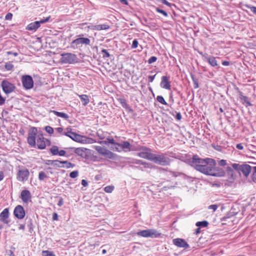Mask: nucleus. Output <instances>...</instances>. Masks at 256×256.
<instances>
[{
  "instance_id": "57",
  "label": "nucleus",
  "mask_w": 256,
  "mask_h": 256,
  "mask_svg": "<svg viewBox=\"0 0 256 256\" xmlns=\"http://www.w3.org/2000/svg\"><path fill=\"white\" fill-rule=\"evenodd\" d=\"M8 55L12 54L14 55V56H18V53L16 52H12L10 51H8L6 52Z\"/></svg>"
},
{
  "instance_id": "13",
  "label": "nucleus",
  "mask_w": 256,
  "mask_h": 256,
  "mask_svg": "<svg viewBox=\"0 0 256 256\" xmlns=\"http://www.w3.org/2000/svg\"><path fill=\"white\" fill-rule=\"evenodd\" d=\"M30 172L27 168L20 170L17 174V179L18 181L24 182L28 178Z\"/></svg>"
},
{
  "instance_id": "54",
  "label": "nucleus",
  "mask_w": 256,
  "mask_h": 256,
  "mask_svg": "<svg viewBox=\"0 0 256 256\" xmlns=\"http://www.w3.org/2000/svg\"><path fill=\"white\" fill-rule=\"evenodd\" d=\"M226 172L227 174H235L234 170L230 167H228L226 168Z\"/></svg>"
},
{
  "instance_id": "31",
  "label": "nucleus",
  "mask_w": 256,
  "mask_h": 256,
  "mask_svg": "<svg viewBox=\"0 0 256 256\" xmlns=\"http://www.w3.org/2000/svg\"><path fill=\"white\" fill-rule=\"evenodd\" d=\"M213 174L212 176H224L225 175V172L224 170L222 168H218L217 170V172H215L214 170L213 171Z\"/></svg>"
},
{
  "instance_id": "19",
  "label": "nucleus",
  "mask_w": 256,
  "mask_h": 256,
  "mask_svg": "<svg viewBox=\"0 0 256 256\" xmlns=\"http://www.w3.org/2000/svg\"><path fill=\"white\" fill-rule=\"evenodd\" d=\"M9 216V210L8 208H4L0 214V220L4 224H8V218Z\"/></svg>"
},
{
  "instance_id": "32",
  "label": "nucleus",
  "mask_w": 256,
  "mask_h": 256,
  "mask_svg": "<svg viewBox=\"0 0 256 256\" xmlns=\"http://www.w3.org/2000/svg\"><path fill=\"white\" fill-rule=\"evenodd\" d=\"M102 142L106 144H107L108 143V144H113L114 145L116 144V142H115L114 139L112 137H110V136H108V138H107L106 140H104V141L100 142V144H102Z\"/></svg>"
},
{
  "instance_id": "21",
  "label": "nucleus",
  "mask_w": 256,
  "mask_h": 256,
  "mask_svg": "<svg viewBox=\"0 0 256 256\" xmlns=\"http://www.w3.org/2000/svg\"><path fill=\"white\" fill-rule=\"evenodd\" d=\"M240 98L242 103L246 107L252 106L248 100V98L246 96H244L242 92H240Z\"/></svg>"
},
{
  "instance_id": "15",
  "label": "nucleus",
  "mask_w": 256,
  "mask_h": 256,
  "mask_svg": "<svg viewBox=\"0 0 256 256\" xmlns=\"http://www.w3.org/2000/svg\"><path fill=\"white\" fill-rule=\"evenodd\" d=\"M174 244L177 247L188 248H189V244L186 242L184 239L180 238H176L172 240Z\"/></svg>"
},
{
  "instance_id": "38",
  "label": "nucleus",
  "mask_w": 256,
  "mask_h": 256,
  "mask_svg": "<svg viewBox=\"0 0 256 256\" xmlns=\"http://www.w3.org/2000/svg\"><path fill=\"white\" fill-rule=\"evenodd\" d=\"M114 187L113 186H108L104 188V190L106 192L111 193L114 190Z\"/></svg>"
},
{
  "instance_id": "26",
  "label": "nucleus",
  "mask_w": 256,
  "mask_h": 256,
  "mask_svg": "<svg viewBox=\"0 0 256 256\" xmlns=\"http://www.w3.org/2000/svg\"><path fill=\"white\" fill-rule=\"evenodd\" d=\"M40 26V22L36 21L30 24L26 28V29L28 30H36Z\"/></svg>"
},
{
  "instance_id": "6",
  "label": "nucleus",
  "mask_w": 256,
  "mask_h": 256,
  "mask_svg": "<svg viewBox=\"0 0 256 256\" xmlns=\"http://www.w3.org/2000/svg\"><path fill=\"white\" fill-rule=\"evenodd\" d=\"M149 160L154 162L162 166L168 165L170 164V159L163 156L152 154Z\"/></svg>"
},
{
  "instance_id": "4",
  "label": "nucleus",
  "mask_w": 256,
  "mask_h": 256,
  "mask_svg": "<svg viewBox=\"0 0 256 256\" xmlns=\"http://www.w3.org/2000/svg\"><path fill=\"white\" fill-rule=\"evenodd\" d=\"M190 162L192 166L195 168V166L196 165H202V164H208L209 163H212V165L214 166L216 165L215 160L214 159L210 158H206V159H202L198 157L197 155H194Z\"/></svg>"
},
{
  "instance_id": "20",
  "label": "nucleus",
  "mask_w": 256,
  "mask_h": 256,
  "mask_svg": "<svg viewBox=\"0 0 256 256\" xmlns=\"http://www.w3.org/2000/svg\"><path fill=\"white\" fill-rule=\"evenodd\" d=\"M110 28L109 26L106 24H98V25H92L88 26V28L94 30H108Z\"/></svg>"
},
{
  "instance_id": "34",
  "label": "nucleus",
  "mask_w": 256,
  "mask_h": 256,
  "mask_svg": "<svg viewBox=\"0 0 256 256\" xmlns=\"http://www.w3.org/2000/svg\"><path fill=\"white\" fill-rule=\"evenodd\" d=\"M50 152L52 155H57L58 153V148L57 146H52L50 149Z\"/></svg>"
},
{
  "instance_id": "64",
  "label": "nucleus",
  "mask_w": 256,
  "mask_h": 256,
  "mask_svg": "<svg viewBox=\"0 0 256 256\" xmlns=\"http://www.w3.org/2000/svg\"><path fill=\"white\" fill-rule=\"evenodd\" d=\"M176 118L178 120H180L182 119V115L180 114V112H178L176 113Z\"/></svg>"
},
{
  "instance_id": "59",
  "label": "nucleus",
  "mask_w": 256,
  "mask_h": 256,
  "mask_svg": "<svg viewBox=\"0 0 256 256\" xmlns=\"http://www.w3.org/2000/svg\"><path fill=\"white\" fill-rule=\"evenodd\" d=\"M250 10L255 14H256V6H248Z\"/></svg>"
},
{
  "instance_id": "3",
  "label": "nucleus",
  "mask_w": 256,
  "mask_h": 256,
  "mask_svg": "<svg viewBox=\"0 0 256 256\" xmlns=\"http://www.w3.org/2000/svg\"><path fill=\"white\" fill-rule=\"evenodd\" d=\"M137 235L144 238H158L162 237V233L154 229L142 230L137 232Z\"/></svg>"
},
{
  "instance_id": "53",
  "label": "nucleus",
  "mask_w": 256,
  "mask_h": 256,
  "mask_svg": "<svg viewBox=\"0 0 256 256\" xmlns=\"http://www.w3.org/2000/svg\"><path fill=\"white\" fill-rule=\"evenodd\" d=\"M226 162L224 160H221L218 162V164L220 166H224L226 165Z\"/></svg>"
},
{
  "instance_id": "17",
  "label": "nucleus",
  "mask_w": 256,
  "mask_h": 256,
  "mask_svg": "<svg viewBox=\"0 0 256 256\" xmlns=\"http://www.w3.org/2000/svg\"><path fill=\"white\" fill-rule=\"evenodd\" d=\"M160 86L166 90H170L171 84L170 81V78L167 76H162L160 84Z\"/></svg>"
},
{
  "instance_id": "39",
  "label": "nucleus",
  "mask_w": 256,
  "mask_h": 256,
  "mask_svg": "<svg viewBox=\"0 0 256 256\" xmlns=\"http://www.w3.org/2000/svg\"><path fill=\"white\" fill-rule=\"evenodd\" d=\"M156 100L162 104L168 105V103L166 102L164 98L161 96H158L156 97Z\"/></svg>"
},
{
  "instance_id": "36",
  "label": "nucleus",
  "mask_w": 256,
  "mask_h": 256,
  "mask_svg": "<svg viewBox=\"0 0 256 256\" xmlns=\"http://www.w3.org/2000/svg\"><path fill=\"white\" fill-rule=\"evenodd\" d=\"M42 256H56V254L53 252L49 250H43L42 252Z\"/></svg>"
},
{
  "instance_id": "49",
  "label": "nucleus",
  "mask_w": 256,
  "mask_h": 256,
  "mask_svg": "<svg viewBox=\"0 0 256 256\" xmlns=\"http://www.w3.org/2000/svg\"><path fill=\"white\" fill-rule=\"evenodd\" d=\"M138 41L137 40L135 39L133 40L132 44V48H138Z\"/></svg>"
},
{
  "instance_id": "33",
  "label": "nucleus",
  "mask_w": 256,
  "mask_h": 256,
  "mask_svg": "<svg viewBox=\"0 0 256 256\" xmlns=\"http://www.w3.org/2000/svg\"><path fill=\"white\" fill-rule=\"evenodd\" d=\"M119 145H120V143L116 142V144H114V146H112L111 148L112 149V150H113L114 151L118 152H122L121 146H120Z\"/></svg>"
},
{
  "instance_id": "2",
  "label": "nucleus",
  "mask_w": 256,
  "mask_h": 256,
  "mask_svg": "<svg viewBox=\"0 0 256 256\" xmlns=\"http://www.w3.org/2000/svg\"><path fill=\"white\" fill-rule=\"evenodd\" d=\"M60 62L63 64H73L78 62V58L76 54L72 53H63L61 54Z\"/></svg>"
},
{
  "instance_id": "9",
  "label": "nucleus",
  "mask_w": 256,
  "mask_h": 256,
  "mask_svg": "<svg viewBox=\"0 0 256 256\" xmlns=\"http://www.w3.org/2000/svg\"><path fill=\"white\" fill-rule=\"evenodd\" d=\"M22 82L26 90H30L34 87V80L30 75H24L22 78Z\"/></svg>"
},
{
  "instance_id": "7",
  "label": "nucleus",
  "mask_w": 256,
  "mask_h": 256,
  "mask_svg": "<svg viewBox=\"0 0 256 256\" xmlns=\"http://www.w3.org/2000/svg\"><path fill=\"white\" fill-rule=\"evenodd\" d=\"M94 149L97 151V152L106 158L107 159H114L116 156V154L108 150L106 148L102 147L101 146H95Z\"/></svg>"
},
{
  "instance_id": "61",
  "label": "nucleus",
  "mask_w": 256,
  "mask_h": 256,
  "mask_svg": "<svg viewBox=\"0 0 256 256\" xmlns=\"http://www.w3.org/2000/svg\"><path fill=\"white\" fill-rule=\"evenodd\" d=\"M66 152L64 150H58V154L60 156H64L66 154Z\"/></svg>"
},
{
  "instance_id": "10",
  "label": "nucleus",
  "mask_w": 256,
  "mask_h": 256,
  "mask_svg": "<svg viewBox=\"0 0 256 256\" xmlns=\"http://www.w3.org/2000/svg\"><path fill=\"white\" fill-rule=\"evenodd\" d=\"M140 151L138 154V156L142 158H145L148 160H150V158L152 154L151 152V149L146 146H141L138 148Z\"/></svg>"
},
{
  "instance_id": "22",
  "label": "nucleus",
  "mask_w": 256,
  "mask_h": 256,
  "mask_svg": "<svg viewBox=\"0 0 256 256\" xmlns=\"http://www.w3.org/2000/svg\"><path fill=\"white\" fill-rule=\"evenodd\" d=\"M252 167L248 164H242L240 170L244 175L247 178L251 172Z\"/></svg>"
},
{
  "instance_id": "46",
  "label": "nucleus",
  "mask_w": 256,
  "mask_h": 256,
  "mask_svg": "<svg viewBox=\"0 0 256 256\" xmlns=\"http://www.w3.org/2000/svg\"><path fill=\"white\" fill-rule=\"evenodd\" d=\"M102 52L103 54V58H109L110 56V53L106 49H103L102 50Z\"/></svg>"
},
{
  "instance_id": "1",
  "label": "nucleus",
  "mask_w": 256,
  "mask_h": 256,
  "mask_svg": "<svg viewBox=\"0 0 256 256\" xmlns=\"http://www.w3.org/2000/svg\"><path fill=\"white\" fill-rule=\"evenodd\" d=\"M64 135L70 138L76 142L83 144H92L96 142L92 138L81 136L73 132H66Z\"/></svg>"
},
{
  "instance_id": "35",
  "label": "nucleus",
  "mask_w": 256,
  "mask_h": 256,
  "mask_svg": "<svg viewBox=\"0 0 256 256\" xmlns=\"http://www.w3.org/2000/svg\"><path fill=\"white\" fill-rule=\"evenodd\" d=\"M62 164L64 165V164L65 165L64 166V168H74V164L67 161V160H64V161H62Z\"/></svg>"
},
{
  "instance_id": "48",
  "label": "nucleus",
  "mask_w": 256,
  "mask_h": 256,
  "mask_svg": "<svg viewBox=\"0 0 256 256\" xmlns=\"http://www.w3.org/2000/svg\"><path fill=\"white\" fill-rule=\"evenodd\" d=\"M232 168L236 170H240L242 168V165H240V164H236V163L232 164Z\"/></svg>"
},
{
  "instance_id": "8",
  "label": "nucleus",
  "mask_w": 256,
  "mask_h": 256,
  "mask_svg": "<svg viewBox=\"0 0 256 256\" xmlns=\"http://www.w3.org/2000/svg\"><path fill=\"white\" fill-rule=\"evenodd\" d=\"M195 168L197 170L206 175L212 176V174H214L212 166H208V164L195 166Z\"/></svg>"
},
{
  "instance_id": "12",
  "label": "nucleus",
  "mask_w": 256,
  "mask_h": 256,
  "mask_svg": "<svg viewBox=\"0 0 256 256\" xmlns=\"http://www.w3.org/2000/svg\"><path fill=\"white\" fill-rule=\"evenodd\" d=\"M2 87L4 92L6 94L12 92L16 88V86L7 80H3L2 82Z\"/></svg>"
},
{
  "instance_id": "50",
  "label": "nucleus",
  "mask_w": 256,
  "mask_h": 256,
  "mask_svg": "<svg viewBox=\"0 0 256 256\" xmlns=\"http://www.w3.org/2000/svg\"><path fill=\"white\" fill-rule=\"evenodd\" d=\"M156 11L158 12H159V13H160L162 14L164 16H168V14L167 12L164 10H162L159 8H156Z\"/></svg>"
},
{
  "instance_id": "60",
  "label": "nucleus",
  "mask_w": 256,
  "mask_h": 256,
  "mask_svg": "<svg viewBox=\"0 0 256 256\" xmlns=\"http://www.w3.org/2000/svg\"><path fill=\"white\" fill-rule=\"evenodd\" d=\"M236 148L240 150H242L244 149V146L242 144H238L236 146Z\"/></svg>"
},
{
  "instance_id": "37",
  "label": "nucleus",
  "mask_w": 256,
  "mask_h": 256,
  "mask_svg": "<svg viewBox=\"0 0 256 256\" xmlns=\"http://www.w3.org/2000/svg\"><path fill=\"white\" fill-rule=\"evenodd\" d=\"M48 178V176L46 174L42 171L40 172L38 174V179L40 180H43L44 178Z\"/></svg>"
},
{
  "instance_id": "29",
  "label": "nucleus",
  "mask_w": 256,
  "mask_h": 256,
  "mask_svg": "<svg viewBox=\"0 0 256 256\" xmlns=\"http://www.w3.org/2000/svg\"><path fill=\"white\" fill-rule=\"evenodd\" d=\"M208 62L212 66H218V62L216 58L214 56H210L206 58Z\"/></svg>"
},
{
  "instance_id": "11",
  "label": "nucleus",
  "mask_w": 256,
  "mask_h": 256,
  "mask_svg": "<svg viewBox=\"0 0 256 256\" xmlns=\"http://www.w3.org/2000/svg\"><path fill=\"white\" fill-rule=\"evenodd\" d=\"M46 142L50 144V141L47 139H45L42 134L40 132L38 134L36 140L37 146L38 149L43 150L46 147Z\"/></svg>"
},
{
  "instance_id": "43",
  "label": "nucleus",
  "mask_w": 256,
  "mask_h": 256,
  "mask_svg": "<svg viewBox=\"0 0 256 256\" xmlns=\"http://www.w3.org/2000/svg\"><path fill=\"white\" fill-rule=\"evenodd\" d=\"M118 101L122 104L123 106L127 105L126 100L124 98H118Z\"/></svg>"
},
{
  "instance_id": "5",
  "label": "nucleus",
  "mask_w": 256,
  "mask_h": 256,
  "mask_svg": "<svg viewBox=\"0 0 256 256\" xmlns=\"http://www.w3.org/2000/svg\"><path fill=\"white\" fill-rule=\"evenodd\" d=\"M39 134L38 128L36 127H32L28 132L27 142L28 144L35 147L36 146V138H38V134Z\"/></svg>"
},
{
  "instance_id": "52",
  "label": "nucleus",
  "mask_w": 256,
  "mask_h": 256,
  "mask_svg": "<svg viewBox=\"0 0 256 256\" xmlns=\"http://www.w3.org/2000/svg\"><path fill=\"white\" fill-rule=\"evenodd\" d=\"M218 208V206L216 204H212L208 206V209L212 210L214 212H215L217 210Z\"/></svg>"
},
{
  "instance_id": "24",
  "label": "nucleus",
  "mask_w": 256,
  "mask_h": 256,
  "mask_svg": "<svg viewBox=\"0 0 256 256\" xmlns=\"http://www.w3.org/2000/svg\"><path fill=\"white\" fill-rule=\"evenodd\" d=\"M236 179V174H227V178L225 180L224 184L228 186H230Z\"/></svg>"
},
{
  "instance_id": "14",
  "label": "nucleus",
  "mask_w": 256,
  "mask_h": 256,
  "mask_svg": "<svg viewBox=\"0 0 256 256\" xmlns=\"http://www.w3.org/2000/svg\"><path fill=\"white\" fill-rule=\"evenodd\" d=\"M14 214L18 219H22L25 216V211L23 207L20 205H18L14 209Z\"/></svg>"
},
{
  "instance_id": "45",
  "label": "nucleus",
  "mask_w": 256,
  "mask_h": 256,
  "mask_svg": "<svg viewBox=\"0 0 256 256\" xmlns=\"http://www.w3.org/2000/svg\"><path fill=\"white\" fill-rule=\"evenodd\" d=\"M46 131L49 134H52L54 133V129L50 126H46L45 127Z\"/></svg>"
},
{
  "instance_id": "58",
  "label": "nucleus",
  "mask_w": 256,
  "mask_h": 256,
  "mask_svg": "<svg viewBox=\"0 0 256 256\" xmlns=\"http://www.w3.org/2000/svg\"><path fill=\"white\" fill-rule=\"evenodd\" d=\"M50 18V16L47 17L46 18H45L44 20H41L40 21H38L40 22V23L43 24V23L48 22Z\"/></svg>"
},
{
  "instance_id": "23",
  "label": "nucleus",
  "mask_w": 256,
  "mask_h": 256,
  "mask_svg": "<svg viewBox=\"0 0 256 256\" xmlns=\"http://www.w3.org/2000/svg\"><path fill=\"white\" fill-rule=\"evenodd\" d=\"M120 145L119 146H121L122 151L127 152L132 150V145L129 142L124 141L122 143H120Z\"/></svg>"
},
{
  "instance_id": "41",
  "label": "nucleus",
  "mask_w": 256,
  "mask_h": 256,
  "mask_svg": "<svg viewBox=\"0 0 256 256\" xmlns=\"http://www.w3.org/2000/svg\"><path fill=\"white\" fill-rule=\"evenodd\" d=\"M4 67H5L6 69L8 70H12L14 68V65L10 62H6L5 64Z\"/></svg>"
},
{
  "instance_id": "30",
  "label": "nucleus",
  "mask_w": 256,
  "mask_h": 256,
  "mask_svg": "<svg viewBox=\"0 0 256 256\" xmlns=\"http://www.w3.org/2000/svg\"><path fill=\"white\" fill-rule=\"evenodd\" d=\"M50 112L53 113L56 116L64 118L66 120L68 119L69 118L68 116L64 112H58L56 110H51Z\"/></svg>"
},
{
  "instance_id": "55",
  "label": "nucleus",
  "mask_w": 256,
  "mask_h": 256,
  "mask_svg": "<svg viewBox=\"0 0 256 256\" xmlns=\"http://www.w3.org/2000/svg\"><path fill=\"white\" fill-rule=\"evenodd\" d=\"M12 14L10 12H8L6 14L5 16V19L6 20H11L12 19Z\"/></svg>"
},
{
  "instance_id": "44",
  "label": "nucleus",
  "mask_w": 256,
  "mask_h": 256,
  "mask_svg": "<svg viewBox=\"0 0 256 256\" xmlns=\"http://www.w3.org/2000/svg\"><path fill=\"white\" fill-rule=\"evenodd\" d=\"M254 172L252 175V178L254 182L256 183V166L253 168Z\"/></svg>"
},
{
  "instance_id": "18",
  "label": "nucleus",
  "mask_w": 256,
  "mask_h": 256,
  "mask_svg": "<svg viewBox=\"0 0 256 256\" xmlns=\"http://www.w3.org/2000/svg\"><path fill=\"white\" fill-rule=\"evenodd\" d=\"M20 197L22 202L24 203H28L31 198V194L29 190H23L20 194Z\"/></svg>"
},
{
  "instance_id": "28",
  "label": "nucleus",
  "mask_w": 256,
  "mask_h": 256,
  "mask_svg": "<svg viewBox=\"0 0 256 256\" xmlns=\"http://www.w3.org/2000/svg\"><path fill=\"white\" fill-rule=\"evenodd\" d=\"M79 98L84 106H86L90 102L88 96L86 94L78 95Z\"/></svg>"
},
{
  "instance_id": "25",
  "label": "nucleus",
  "mask_w": 256,
  "mask_h": 256,
  "mask_svg": "<svg viewBox=\"0 0 256 256\" xmlns=\"http://www.w3.org/2000/svg\"><path fill=\"white\" fill-rule=\"evenodd\" d=\"M88 149L84 148H78L74 150V153L82 158H85L86 156V151Z\"/></svg>"
},
{
  "instance_id": "40",
  "label": "nucleus",
  "mask_w": 256,
  "mask_h": 256,
  "mask_svg": "<svg viewBox=\"0 0 256 256\" xmlns=\"http://www.w3.org/2000/svg\"><path fill=\"white\" fill-rule=\"evenodd\" d=\"M208 223L207 221L204 220L202 222H198L196 223L197 226L206 227L208 226Z\"/></svg>"
},
{
  "instance_id": "63",
  "label": "nucleus",
  "mask_w": 256,
  "mask_h": 256,
  "mask_svg": "<svg viewBox=\"0 0 256 256\" xmlns=\"http://www.w3.org/2000/svg\"><path fill=\"white\" fill-rule=\"evenodd\" d=\"M52 219L54 220H58V215L56 212H54L52 214Z\"/></svg>"
},
{
  "instance_id": "27",
  "label": "nucleus",
  "mask_w": 256,
  "mask_h": 256,
  "mask_svg": "<svg viewBox=\"0 0 256 256\" xmlns=\"http://www.w3.org/2000/svg\"><path fill=\"white\" fill-rule=\"evenodd\" d=\"M48 162H50V164L56 168H64V166L62 164V161L58 160H49Z\"/></svg>"
},
{
  "instance_id": "51",
  "label": "nucleus",
  "mask_w": 256,
  "mask_h": 256,
  "mask_svg": "<svg viewBox=\"0 0 256 256\" xmlns=\"http://www.w3.org/2000/svg\"><path fill=\"white\" fill-rule=\"evenodd\" d=\"M56 130L60 134H64L65 132H64V129L62 127H58L56 128Z\"/></svg>"
},
{
  "instance_id": "56",
  "label": "nucleus",
  "mask_w": 256,
  "mask_h": 256,
  "mask_svg": "<svg viewBox=\"0 0 256 256\" xmlns=\"http://www.w3.org/2000/svg\"><path fill=\"white\" fill-rule=\"evenodd\" d=\"M156 76V74H154V76H148V82H152L154 80Z\"/></svg>"
},
{
  "instance_id": "62",
  "label": "nucleus",
  "mask_w": 256,
  "mask_h": 256,
  "mask_svg": "<svg viewBox=\"0 0 256 256\" xmlns=\"http://www.w3.org/2000/svg\"><path fill=\"white\" fill-rule=\"evenodd\" d=\"M64 204V200L62 198H61L60 200H59V202L58 204V205L59 206H61L63 205Z\"/></svg>"
},
{
  "instance_id": "47",
  "label": "nucleus",
  "mask_w": 256,
  "mask_h": 256,
  "mask_svg": "<svg viewBox=\"0 0 256 256\" xmlns=\"http://www.w3.org/2000/svg\"><path fill=\"white\" fill-rule=\"evenodd\" d=\"M157 58L155 56H152L150 57L148 60V62L149 64H151L154 62H156L157 60Z\"/></svg>"
},
{
  "instance_id": "42",
  "label": "nucleus",
  "mask_w": 256,
  "mask_h": 256,
  "mask_svg": "<svg viewBox=\"0 0 256 256\" xmlns=\"http://www.w3.org/2000/svg\"><path fill=\"white\" fill-rule=\"evenodd\" d=\"M78 170L73 171L70 174V176L72 178H76L78 176Z\"/></svg>"
},
{
  "instance_id": "16",
  "label": "nucleus",
  "mask_w": 256,
  "mask_h": 256,
  "mask_svg": "<svg viewBox=\"0 0 256 256\" xmlns=\"http://www.w3.org/2000/svg\"><path fill=\"white\" fill-rule=\"evenodd\" d=\"M90 40L87 38H78L74 40L72 44L76 46H80V44L90 45Z\"/></svg>"
}]
</instances>
